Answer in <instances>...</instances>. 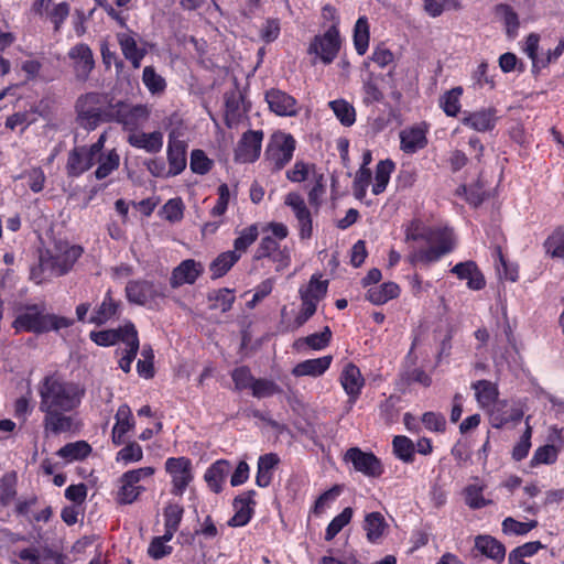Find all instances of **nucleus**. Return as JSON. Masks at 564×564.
Here are the masks:
<instances>
[{
  "instance_id": "obj_15",
  "label": "nucleus",
  "mask_w": 564,
  "mask_h": 564,
  "mask_svg": "<svg viewBox=\"0 0 564 564\" xmlns=\"http://www.w3.org/2000/svg\"><path fill=\"white\" fill-rule=\"evenodd\" d=\"M68 57L73 61L76 79L86 82L95 67L91 48L86 43H78L68 51Z\"/></svg>"
},
{
  "instance_id": "obj_1",
  "label": "nucleus",
  "mask_w": 564,
  "mask_h": 564,
  "mask_svg": "<svg viewBox=\"0 0 564 564\" xmlns=\"http://www.w3.org/2000/svg\"><path fill=\"white\" fill-rule=\"evenodd\" d=\"M39 394L40 411L74 410L80 403L84 390L57 376H47L39 384Z\"/></svg>"
},
{
  "instance_id": "obj_13",
  "label": "nucleus",
  "mask_w": 564,
  "mask_h": 564,
  "mask_svg": "<svg viewBox=\"0 0 564 564\" xmlns=\"http://www.w3.org/2000/svg\"><path fill=\"white\" fill-rule=\"evenodd\" d=\"M284 203L292 208L295 215L301 239L311 238L313 235V220L303 197L296 192H291L286 195Z\"/></svg>"
},
{
  "instance_id": "obj_28",
  "label": "nucleus",
  "mask_w": 564,
  "mask_h": 564,
  "mask_svg": "<svg viewBox=\"0 0 564 564\" xmlns=\"http://www.w3.org/2000/svg\"><path fill=\"white\" fill-rule=\"evenodd\" d=\"M120 307V302L113 300L111 291L108 290L105 294L102 302L95 307L90 315L88 323L97 326L106 324L112 317L117 316Z\"/></svg>"
},
{
  "instance_id": "obj_36",
  "label": "nucleus",
  "mask_w": 564,
  "mask_h": 564,
  "mask_svg": "<svg viewBox=\"0 0 564 564\" xmlns=\"http://www.w3.org/2000/svg\"><path fill=\"white\" fill-rule=\"evenodd\" d=\"M370 25L368 18L361 15L355 23L352 31V43L358 55L364 56L369 48Z\"/></svg>"
},
{
  "instance_id": "obj_37",
  "label": "nucleus",
  "mask_w": 564,
  "mask_h": 564,
  "mask_svg": "<svg viewBox=\"0 0 564 564\" xmlns=\"http://www.w3.org/2000/svg\"><path fill=\"white\" fill-rule=\"evenodd\" d=\"M400 295V288L394 282H386L367 291L366 299L375 305H382Z\"/></svg>"
},
{
  "instance_id": "obj_43",
  "label": "nucleus",
  "mask_w": 564,
  "mask_h": 564,
  "mask_svg": "<svg viewBox=\"0 0 564 564\" xmlns=\"http://www.w3.org/2000/svg\"><path fill=\"white\" fill-rule=\"evenodd\" d=\"M120 165V156L116 149L108 151L107 153L98 156V166L95 171V177L97 180H104L108 177L113 171L118 170Z\"/></svg>"
},
{
  "instance_id": "obj_35",
  "label": "nucleus",
  "mask_w": 564,
  "mask_h": 564,
  "mask_svg": "<svg viewBox=\"0 0 564 564\" xmlns=\"http://www.w3.org/2000/svg\"><path fill=\"white\" fill-rule=\"evenodd\" d=\"M130 334L128 333L126 335L124 339V348L117 349V352H121L122 356L119 360V367L124 371L129 372L131 369V364L134 360L138 350H139V338H138V332L135 328L130 327Z\"/></svg>"
},
{
  "instance_id": "obj_30",
  "label": "nucleus",
  "mask_w": 564,
  "mask_h": 564,
  "mask_svg": "<svg viewBox=\"0 0 564 564\" xmlns=\"http://www.w3.org/2000/svg\"><path fill=\"white\" fill-rule=\"evenodd\" d=\"M332 360L333 357L329 355L304 360L292 369V375L295 377H319L330 367Z\"/></svg>"
},
{
  "instance_id": "obj_52",
  "label": "nucleus",
  "mask_w": 564,
  "mask_h": 564,
  "mask_svg": "<svg viewBox=\"0 0 564 564\" xmlns=\"http://www.w3.org/2000/svg\"><path fill=\"white\" fill-rule=\"evenodd\" d=\"M142 82L151 94H161L166 88L165 79L155 72L153 66L143 68Z\"/></svg>"
},
{
  "instance_id": "obj_17",
  "label": "nucleus",
  "mask_w": 564,
  "mask_h": 564,
  "mask_svg": "<svg viewBox=\"0 0 564 564\" xmlns=\"http://www.w3.org/2000/svg\"><path fill=\"white\" fill-rule=\"evenodd\" d=\"M475 390L476 400L481 409L490 410L491 415L505 406L506 402H498V387L496 383L488 380H478L471 384Z\"/></svg>"
},
{
  "instance_id": "obj_31",
  "label": "nucleus",
  "mask_w": 564,
  "mask_h": 564,
  "mask_svg": "<svg viewBox=\"0 0 564 564\" xmlns=\"http://www.w3.org/2000/svg\"><path fill=\"white\" fill-rule=\"evenodd\" d=\"M452 272L460 280H467V285L471 290H481L486 284L484 275L473 261L457 263Z\"/></svg>"
},
{
  "instance_id": "obj_55",
  "label": "nucleus",
  "mask_w": 564,
  "mask_h": 564,
  "mask_svg": "<svg viewBox=\"0 0 564 564\" xmlns=\"http://www.w3.org/2000/svg\"><path fill=\"white\" fill-rule=\"evenodd\" d=\"M497 11L502 13L507 35L516 37L520 26L518 13L509 4H499Z\"/></svg>"
},
{
  "instance_id": "obj_23",
  "label": "nucleus",
  "mask_w": 564,
  "mask_h": 564,
  "mask_svg": "<svg viewBox=\"0 0 564 564\" xmlns=\"http://www.w3.org/2000/svg\"><path fill=\"white\" fill-rule=\"evenodd\" d=\"M362 529L369 543L379 544L386 536L389 524L382 513L373 511L365 516Z\"/></svg>"
},
{
  "instance_id": "obj_62",
  "label": "nucleus",
  "mask_w": 564,
  "mask_h": 564,
  "mask_svg": "<svg viewBox=\"0 0 564 564\" xmlns=\"http://www.w3.org/2000/svg\"><path fill=\"white\" fill-rule=\"evenodd\" d=\"M465 501L466 505L471 509H480L491 503L490 500H486L482 496V486L469 485L465 489Z\"/></svg>"
},
{
  "instance_id": "obj_6",
  "label": "nucleus",
  "mask_w": 564,
  "mask_h": 564,
  "mask_svg": "<svg viewBox=\"0 0 564 564\" xmlns=\"http://www.w3.org/2000/svg\"><path fill=\"white\" fill-rule=\"evenodd\" d=\"M296 149V140L291 133L272 134L264 155L273 172L283 170L292 160Z\"/></svg>"
},
{
  "instance_id": "obj_9",
  "label": "nucleus",
  "mask_w": 564,
  "mask_h": 564,
  "mask_svg": "<svg viewBox=\"0 0 564 564\" xmlns=\"http://www.w3.org/2000/svg\"><path fill=\"white\" fill-rule=\"evenodd\" d=\"M149 110L144 105H130L126 101L113 104L111 122L122 124L123 129L135 131L149 118Z\"/></svg>"
},
{
  "instance_id": "obj_48",
  "label": "nucleus",
  "mask_w": 564,
  "mask_h": 564,
  "mask_svg": "<svg viewBox=\"0 0 564 564\" xmlns=\"http://www.w3.org/2000/svg\"><path fill=\"white\" fill-rule=\"evenodd\" d=\"M209 307L212 310H220L223 313L228 312L234 302L235 295L232 290L220 289L208 294Z\"/></svg>"
},
{
  "instance_id": "obj_44",
  "label": "nucleus",
  "mask_w": 564,
  "mask_h": 564,
  "mask_svg": "<svg viewBox=\"0 0 564 564\" xmlns=\"http://www.w3.org/2000/svg\"><path fill=\"white\" fill-rule=\"evenodd\" d=\"M328 106L344 127H351L356 122V110L347 100H332Z\"/></svg>"
},
{
  "instance_id": "obj_34",
  "label": "nucleus",
  "mask_w": 564,
  "mask_h": 564,
  "mask_svg": "<svg viewBox=\"0 0 564 564\" xmlns=\"http://www.w3.org/2000/svg\"><path fill=\"white\" fill-rule=\"evenodd\" d=\"M118 42L124 58L131 63L133 68H139L147 54L145 50L138 47L134 37L126 33L118 35Z\"/></svg>"
},
{
  "instance_id": "obj_64",
  "label": "nucleus",
  "mask_w": 564,
  "mask_h": 564,
  "mask_svg": "<svg viewBox=\"0 0 564 564\" xmlns=\"http://www.w3.org/2000/svg\"><path fill=\"white\" fill-rule=\"evenodd\" d=\"M163 215L171 223L180 221L184 215V204L181 198L169 199L163 205Z\"/></svg>"
},
{
  "instance_id": "obj_46",
  "label": "nucleus",
  "mask_w": 564,
  "mask_h": 564,
  "mask_svg": "<svg viewBox=\"0 0 564 564\" xmlns=\"http://www.w3.org/2000/svg\"><path fill=\"white\" fill-rule=\"evenodd\" d=\"M91 447L85 441L68 443L58 449L57 455L67 460L83 459L89 455Z\"/></svg>"
},
{
  "instance_id": "obj_59",
  "label": "nucleus",
  "mask_w": 564,
  "mask_h": 564,
  "mask_svg": "<svg viewBox=\"0 0 564 564\" xmlns=\"http://www.w3.org/2000/svg\"><path fill=\"white\" fill-rule=\"evenodd\" d=\"M191 170L193 173L205 175L213 167V161L200 149H195L191 153Z\"/></svg>"
},
{
  "instance_id": "obj_14",
  "label": "nucleus",
  "mask_w": 564,
  "mask_h": 564,
  "mask_svg": "<svg viewBox=\"0 0 564 564\" xmlns=\"http://www.w3.org/2000/svg\"><path fill=\"white\" fill-rule=\"evenodd\" d=\"M345 459L350 462L357 471L368 477H379L383 473L381 462L372 453L362 452L358 447L349 448Z\"/></svg>"
},
{
  "instance_id": "obj_7",
  "label": "nucleus",
  "mask_w": 564,
  "mask_h": 564,
  "mask_svg": "<svg viewBox=\"0 0 564 564\" xmlns=\"http://www.w3.org/2000/svg\"><path fill=\"white\" fill-rule=\"evenodd\" d=\"M341 47L339 29L329 26L323 34L315 35L310 43L308 53L317 55L324 64H330Z\"/></svg>"
},
{
  "instance_id": "obj_54",
  "label": "nucleus",
  "mask_w": 564,
  "mask_h": 564,
  "mask_svg": "<svg viewBox=\"0 0 564 564\" xmlns=\"http://www.w3.org/2000/svg\"><path fill=\"white\" fill-rule=\"evenodd\" d=\"M143 458V451L139 443L132 441L126 444L116 455V462L128 465L138 463Z\"/></svg>"
},
{
  "instance_id": "obj_49",
  "label": "nucleus",
  "mask_w": 564,
  "mask_h": 564,
  "mask_svg": "<svg viewBox=\"0 0 564 564\" xmlns=\"http://www.w3.org/2000/svg\"><path fill=\"white\" fill-rule=\"evenodd\" d=\"M262 232L267 234L262 237V241L259 247H271V245H276L275 240L284 239L288 234V227L282 223H270L262 227Z\"/></svg>"
},
{
  "instance_id": "obj_38",
  "label": "nucleus",
  "mask_w": 564,
  "mask_h": 564,
  "mask_svg": "<svg viewBox=\"0 0 564 564\" xmlns=\"http://www.w3.org/2000/svg\"><path fill=\"white\" fill-rule=\"evenodd\" d=\"M328 289V281L321 280V276L313 274L306 286H302L299 290L301 300H311V302L317 304L322 299L326 296Z\"/></svg>"
},
{
  "instance_id": "obj_60",
  "label": "nucleus",
  "mask_w": 564,
  "mask_h": 564,
  "mask_svg": "<svg viewBox=\"0 0 564 564\" xmlns=\"http://www.w3.org/2000/svg\"><path fill=\"white\" fill-rule=\"evenodd\" d=\"M538 525L535 520L520 522L511 517L502 521V531L506 534L524 535Z\"/></svg>"
},
{
  "instance_id": "obj_45",
  "label": "nucleus",
  "mask_w": 564,
  "mask_h": 564,
  "mask_svg": "<svg viewBox=\"0 0 564 564\" xmlns=\"http://www.w3.org/2000/svg\"><path fill=\"white\" fill-rule=\"evenodd\" d=\"M463 94L462 87H454L446 91L440 99V106L448 117H456L460 111V96Z\"/></svg>"
},
{
  "instance_id": "obj_27",
  "label": "nucleus",
  "mask_w": 564,
  "mask_h": 564,
  "mask_svg": "<svg viewBox=\"0 0 564 564\" xmlns=\"http://www.w3.org/2000/svg\"><path fill=\"white\" fill-rule=\"evenodd\" d=\"M128 142L131 147L142 149L148 153H158L163 147V134L160 131L133 132L129 134Z\"/></svg>"
},
{
  "instance_id": "obj_5",
  "label": "nucleus",
  "mask_w": 564,
  "mask_h": 564,
  "mask_svg": "<svg viewBox=\"0 0 564 564\" xmlns=\"http://www.w3.org/2000/svg\"><path fill=\"white\" fill-rule=\"evenodd\" d=\"M405 240L425 242L426 247H453L456 236L448 227H426L421 221H412L406 228Z\"/></svg>"
},
{
  "instance_id": "obj_2",
  "label": "nucleus",
  "mask_w": 564,
  "mask_h": 564,
  "mask_svg": "<svg viewBox=\"0 0 564 564\" xmlns=\"http://www.w3.org/2000/svg\"><path fill=\"white\" fill-rule=\"evenodd\" d=\"M74 324L68 317L46 313L44 304H28L19 310L12 322L15 333L29 332L43 334L51 330L67 328Z\"/></svg>"
},
{
  "instance_id": "obj_50",
  "label": "nucleus",
  "mask_w": 564,
  "mask_h": 564,
  "mask_svg": "<svg viewBox=\"0 0 564 564\" xmlns=\"http://www.w3.org/2000/svg\"><path fill=\"white\" fill-rule=\"evenodd\" d=\"M315 170V164L297 160L293 167L286 171L285 176L292 183H302L308 178L310 174H317Z\"/></svg>"
},
{
  "instance_id": "obj_26",
  "label": "nucleus",
  "mask_w": 564,
  "mask_h": 564,
  "mask_svg": "<svg viewBox=\"0 0 564 564\" xmlns=\"http://www.w3.org/2000/svg\"><path fill=\"white\" fill-rule=\"evenodd\" d=\"M224 99V121L226 127L231 129L240 123L243 112L247 111L246 109L243 111L241 110L243 96L237 90H231L225 94Z\"/></svg>"
},
{
  "instance_id": "obj_41",
  "label": "nucleus",
  "mask_w": 564,
  "mask_h": 564,
  "mask_svg": "<svg viewBox=\"0 0 564 564\" xmlns=\"http://www.w3.org/2000/svg\"><path fill=\"white\" fill-rule=\"evenodd\" d=\"M279 463L275 454H265L259 457L256 482L259 487H268L272 480V470Z\"/></svg>"
},
{
  "instance_id": "obj_40",
  "label": "nucleus",
  "mask_w": 564,
  "mask_h": 564,
  "mask_svg": "<svg viewBox=\"0 0 564 564\" xmlns=\"http://www.w3.org/2000/svg\"><path fill=\"white\" fill-rule=\"evenodd\" d=\"M395 164L391 159L381 160L376 166L375 183L372 193L379 195L383 193L389 184L391 173L394 171Z\"/></svg>"
},
{
  "instance_id": "obj_24",
  "label": "nucleus",
  "mask_w": 564,
  "mask_h": 564,
  "mask_svg": "<svg viewBox=\"0 0 564 564\" xmlns=\"http://www.w3.org/2000/svg\"><path fill=\"white\" fill-rule=\"evenodd\" d=\"M186 150L187 144L184 141L174 139L170 135L166 151L170 175L176 176L185 170Z\"/></svg>"
},
{
  "instance_id": "obj_51",
  "label": "nucleus",
  "mask_w": 564,
  "mask_h": 564,
  "mask_svg": "<svg viewBox=\"0 0 564 564\" xmlns=\"http://www.w3.org/2000/svg\"><path fill=\"white\" fill-rule=\"evenodd\" d=\"M352 514V508L346 507L338 516H336L326 528L325 540H333L343 530V528L350 522Z\"/></svg>"
},
{
  "instance_id": "obj_20",
  "label": "nucleus",
  "mask_w": 564,
  "mask_h": 564,
  "mask_svg": "<svg viewBox=\"0 0 564 564\" xmlns=\"http://www.w3.org/2000/svg\"><path fill=\"white\" fill-rule=\"evenodd\" d=\"M495 108H482L476 111H464L462 123L475 131L487 132L496 127L497 117Z\"/></svg>"
},
{
  "instance_id": "obj_11",
  "label": "nucleus",
  "mask_w": 564,
  "mask_h": 564,
  "mask_svg": "<svg viewBox=\"0 0 564 564\" xmlns=\"http://www.w3.org/2000/svg\"><path fill=\"white\" fill-rule=\"evenodd\" d=\"M124 292L128 302L141 306H148L155 301V299L164 296L162 289L148 280L129 281Z\"/></svg>"
},
{
  "instance_id": "obj_19",
  "label": "nucleus",
  "mask_w": 564,
  "mask_h": 564,
  "mask_svg": "<svg viewBox=\"0 0 564 564\" xmlns=\"http://www.w3.org/2000/svg\"><path fill=\"white\" fill-rule=\"evenodd\" d=\"M264 99L269 109L278 116L292 117L297 113L296 99L281 89L271 88L267 90Z\"/></svg>"
},
{
  "instance_id": "obj_63",
  "label": "nucleus",
  "mask_w": 564,
  "mask_h": 564,
  "mask_svg": "<svg viewBox=\"0 0 564 564\" xmlns=\"http://www.w3.org/2000/svg\"><path fill=\"white\" fill-rule=\"evenodd\" d=\"M540 36L536 33H530L525 40V53L532 61V73L538 74L541 67V58L538 57Z\"/></svg>"
},
{
  "instance_id": "obj_21",
  "label": "nucleus",
  "mask_w": 564,
  "mask_h": 564,
  "mask_svg": "<svg viewBox=\"0 0 564 564\" xmlns=\"http://www.w3.org/2000/svg\"><path fill=\"white\" fill-rule=\"evenodd\" d=\"M340 384L349 397V401L355 403L361 393L365 379L359 368L352 362H348L340 373Z\"/></svg>"
},
{
  "instance_id": "obj_29",
  "label": "nucleus",
  "mask_w": 564,
  "mask_h": 564,
  "mask_svg": "<svg viewBox=\"0 0 564 564\" xmlns=\"http://www.w3.org/2000/svg\"><path fill=\"white\" fill-rule=\"evenodd\" d=\"M130 327L135 328L132 323H127L124 326L113 329L93 330L89 333V338L98 346L108 347L117 343L124 345L126 335L130 334Z\"/></svg>"
},
{
  "instance_id": "obj_61",
  "label": "nucleus",
  "mask_w": 564,
  "mask_h": 564,
  "mask_svg": "<svg viewBox=\"0 0 564 564\" xmlns=\"http://www.w3.org/2000/svg\"><path fill=\"white\" fill-rule=\"evenodd\" d=\"M69 12L70 6L66 1L55 4L50 11H47L46 17L53 23L55 32L61 31L63 23L69 15Z\"/></svg>"
},
{
  "instance_id": "obj_4",
  "label": "nucleus",
  "mask_w": 564,
  "mask_h": 564,
  "mask_svg": "<svg viewBox=\"0 0 564 564\" xmlns=\"http://www.w3.org/2000/svg\"><path fill=\"white\" fill-rule=\"evenodd\" d=\"M83 249H39V263L31 268L30 278L41 283L51 276L66 273Z\"/></svg>"
},
{
  "instance_id": "obj_10",
  "label": "nucleus",
  "mask_w": 564,
  "mask_h": 564,
  "mask_svg": "<svg viewBox=\"0 0 564 564\" xmlns=\"http://www.w3.org/2000/svg\"><path fill=\"white\" fill-rule=\"evenodd\" d=\"M264 133L262 130H248L242 133L234 151L238 163H253L261 154Z\"/></svg>"
},
{
  "instance_id": "obj_8",
  "label": "nucleus",
  "mask_w": 564,
  "mask_h": 564,
  "mask_svg": "<svg viewBox=\"0 0 564 564\" xmlns=\"http://www.w3.org/2000/svg\"><path fill=\"white\" fill-rule=\"evenodd\" d=\"M155 473L153 467L147 466L132 470H128L120 477V488L118 490L117 500L119 503L128 505L138 499L139 495L143 491V487L138 484L151 477Z\"/></svg>"
},
{
  "instance_id": "obj_53",
  "label": "nucleus",
  "mask_w": 564,
  "mask_h": 564,
  "mask_svg": "<svg viewBox=\"0 0 564 564\" xmlns=\"http://www.w3.org/2000/svg\"><path fill=\"white\" fill-rule=\"evenodd\" d=\"M330 338V328L328 326H325L321 333H314L296 340L295 347H300V345L304 343L314 350H321L328 346Z\"/></svg>"
},
{
  "instance_id": "obj_39",
  "label": "nucleus",
  "mask_w": 564,
  "mask_h": 564,
  "mask_svg": "<svg viewBox=\"0 0 564 564\" xmlns=\"http://www.w3.org/2000/svg\"><path fill=\"white\" fill-rule=\"evenodd\" d=\"M240 259V253L236 250H228L220 253L209 264V271L213 279H218L225 275L231 267Z\"/></svg>"
},
{
  "instance_id": "obj_12",
  "label": "nucleus",
  "mask_w": 564,
  "mask_h": 564,
  "mask_svg": "<svg viewBox=\"0 0 564 564\" xmlns=\"http://www.w3.org/2000/svg\"><path fill=\"white\" fill-rule=\"evenodd\" d=\"M165 470L172 477V494L182 496L193 480L192 463L186 457H171L165 462Z\"/></svg>"
},
{
  "instance_id": "obj_32",
  "label": "nucleus",
  "mask_w": 564,
  "mask_h": 564,
  "mask_svg": "<svg viewBox=\"0 0 564 564\" xmlns=\"http://www.w3.org/2000/svg\"><path fill=\"white\" fill-rule=\"evenodd\" d=\"M230 470V464L228 460L219 459L215 462L204 475V479L207 486L215 494H219L223 489V484Z\"/></svg>"
},
{
  "instance_id": "obj_47",
  "label": "nucleus",
  "mask_w": 564,
  "mask_h": 564,
  "mask_svg": "<svg viewBox=\"0 0 564 564\" xmlns=\"http://www.w3.org/2000/svg\"><path fill=\"white\" fill-rule=\"evenodd\" d=\"M393 453L404 463H412L414 458L415 445L406 436L398 435L392 441Z\"/></svg>"
},
{
  "instance_id": "obj_58",
  "label": "nucleus",
  "mask_w": 564,
  "mask_h": 564,
  "mask_svg": "<svg viewBox=\"0 0 564 564\" xmlns=\"http://www.w3.org/2000/svg\"><path fill=\"white\" fill-rule=\"evenodd\" d=\"M66 173L69 177H79L84 174V154L82 147L69 151L66 163Z\"/></svg>"
},
{
  "instance_id": "obj_56",
  "label": "nucleus",
  "mask_w": 564,
  "mask_h": 564,
  "mask_svg": "<svg viewBox=\"0 0 564 564\" xmlns=\"http://www.w3.org/2000/svg\"><path fill=\"white\" fill-rule=\"evenodd\" d=\"M251 392L254 398L264 399L282 393V389L273 380L260 378L254 380Z\"/></svg>"
},
{
  "instance_id": "obj_16",
  "label": "nucleus",
  "mask_w": 564,
  "mask_h": 564,
  "mask_svg": "<svg viewBox=\"0 0 564 564\" xmlns=\"http://www.w3.org/2000/svg\"><path fill=\"white\" fill-rule=\"evenodd\" d=\"M15 554L22 563L12 561V564H66L64 555L50 547L40 549L32 546L22 549L15 552Z\"/></svg>"
},
{
  "instance_id": "obj_22",
  "label": "nucleus",
  "mask_w": 564,
  "mask_h": 564,
  "mask_svg": "<svg viewBox=\"0 0 564 564\" xmlns=\"http://www.w3.org/2000/svg\"><path fill=\"white\" fill-rule=\"evenodd\" d=\"M203 271L204 267L200 262L193 259L184 260L173 270L170 283L173 288L193 284Z\"/></svg>"
},
{
  "instance_id": "obj_25",
  "label": "nucleus",
  "mask_w": 564,
  "mask_h": 564,
  "mask_svg": "<svg viewBox=\"0 0 564 564\" xmlns=\"http://www.w3.org/2000/svg\"><path fill=\"white\" fill-rule=\"evenodd\" d=\"M70 410H46L42 411L45 413L43 425L46 433L61 434L73 430L74 422L73 417L66 415V412Z\"/></svg>"
},
{
  "instance_id": "obj_57",
  "label": "nucleus",
  "mask_w": 564,
  "mask_h": 564,
  "mask_svg": "<svg viewBox=\"0 0 564 564\" xmlns=\"http://www.w3.org/2000/svg\"><path fill=\"white\" fill-rule=\"evenodd\" d=\"M449 250L451 249H417L410 256V261L413 264L427 265L440 260Z\"/></svg>"
},
{
  "instance_id": "obj_33",
  "label": "nucleus",
  "mask_w": 564,
  "mask_h": 564,
  "mask_svg": "<svg viewBox=\"0 0 564 564\" xmlns=\"http://www.w3.org/2000/svg\"><path fill=\"white\" fill-rule=\"evenodd\" d=\"M475 547L488 558L501 563L506 556L505 545L490 535H479L476 538Z\"/></svg>"
},
{
  "instance_id": "obj_3",
  "label": "nucleus",
  "mask_w": 564,
  "mask_h": 564,
  "mask_svg": "<svg viewBox=\"0 0 564 564\" xmlns=\"http://www.w3.org/2000/svg\"><path fill=\"white\" fill-rule=\"evenodd\" d=\"M112 98L101 93H86L80 95L75 104L78 124L87 130L93 131L101 123L111 122Z\"/></svg>"
},
{
  "instance_id": "obj_18",
  "label": "nucleus",
  "mask_w": 564,
  "mask_h": 564,
  "mask_svg": "<svg viewBox=\"0 0 564 564\" xmlns=\"http://www.w3.org/2000/svg\"><path fill=\"white\" fill-rule=\"evenodd\" d=\"M429 128L426 123L414 124L400 132V149L406 154H414L423 150L427 143Z\"/></svg>"
},
{
  "instance_id": "obj_42",
  "label": "nucleus",
  "mask_w": 564,
  "mask_h": 564,
  "mask_svg": "<svg viewBox=\"0 0 564 564\" xmlns=\"http://www.w3.org/2000/svg\"><path fill=\"white\" fill-rule=\"evenodd\" d=\"M183 508L176 503H170L164 509V539L172 540L174 533L178 530L183 518Z\"/></svg>"
}]
</instances>
